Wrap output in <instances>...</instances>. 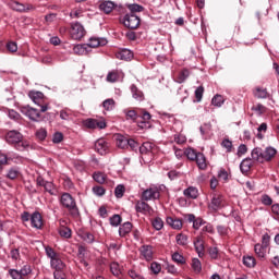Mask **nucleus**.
Returning a JSON list of instances; mask_svg holds the SVG:
<instances>
[{
  "label": "nucleus",
  "instance_id": "obj_1",
  "mask_svg": "<svg viewBox=\"0 0 279 279\" xmlns=\"http://www.w3.org/2000/svg\"><path fill=\"white\" fill-rule=\"evenodd\" d=\"M278 150L271 146L266 147L264 150L260 147H256L252 150L251 156L255 162H271L276 158Z\"/></svg>",
  "mask_w": 279,
  "mask_h": 279
},
{
  "label": "nucleus",
  "instance_id": "obj_2",
  "mask_svg": "<svg viewBox=\"0 0 279 279\" xmlns=\"http://www.w3.org/2000/svg\"><path fill=\"white\" fill-rule=\"evenodd\" d=\"M60 204L63 206V208H66V210H69L71 217H73L74 219H77V217H80V208H77V203L71 194L63 193L60 198Z\"/></svg>",
  "mask_w": 279,
  "mask_h": 279
},
{
  "label": "nucleus",
  "instance_id": "obj_3",
  "mask_svg": "<svg viewBox=\"0 0 279 279\" xmlns=\"http://www.w3.org/2000/svg\"><path fill=\"white\" fill-rule=\"evenodd\" d=\"M122 23L124 27H128L129 29H137L141 25V17L134 13H128L123 16Z\"/></svg>",
  "mask_w": 279,
  "mask_h": 279
},
{
  "label": "nucleus",
  "instance_id": "obj_4",
  "mask_svg": "<svg viewBox=\"0 0 279 279\" xmlns=\"http://www.w3.org/2000/svg\"><path fill=\"white\" fill-rule=\"evenodd\" d=\"M86 36V29L80 24V22L72 23L71 25V37L73 40H82Z\"/></svg>",
  "mask_w": 279,
  "mask_h": 279
},
{
  "label": "nucleus",
  "instance_id": "obj_5",
  "mask_svg": "<svg viewBox=\"0 0 279 279\" xmlns=\"http://www.w3.org/2000/svg\"><path fill=\"white\" fill-rule=\"evenodd\" d=\"M223 206V195L221 194H213L210 203L208 204L209 210L217 213Z\"/></svg>",
  "mask_w": 279,
  "mask_h": 279
},
{
  "label": "nucleus",
  "instance_id": "obj_6",
  "mask_svg": "<svg viewBox=\"0 0 279 279\" xmlns=\"http://www.w3.org/2000/svg\"><path fill=\"white\" fill-rule=\"evenodd\" d=\"M22 114H25V117H28L31 121H40V111L38 109L24 106L21 108Z\"/></svg>",
  "mask_w": 279,
  "mask_h": 279
},
{
  "label": "nucleus",
  "instance_id": "obj_7",
  "mask_svg": "<svg viewBox=\"0 0 279 279\" xmlns=\"http://www.w3.org/2000/svg\"><path fill=\"white\" fill-rule=\"evenodd\" d=\"M143 202H151V199H160V191L158 187H150L142 193Z\"/></svg>",
  "mask_w": 279,
  "mask_h": 279
},
{
  "label": "nucleus",
  "instance_id": "obj_8",
  "mask_svg": "<svg viewBox=\"0 0 279 279\" xmlns=\"http://www.w3.org/2000/svg\"><path fill=\"white\" fill-rule=\"evenodd\" d=\"M8 5L9 8H11V10H14L15 12H31V10H34V5L32 4H23L14 0H11Z\"/></svg>",
  "mask_w": 279,
  "mask_h": 279
},
{
  "label": "nucleus",
  "instance_id": "obj_9",
  "mask_svg": "<svg viewBox=\"0 0 279 279\" xmlns=\"http://www.w3.org/2000/svg\"><path fill=\"white\" fill-rule=\"evenodd\" d=\"M5 141L10 145H16L21 143V141H23V134H21V132L15 130L9 131L5 135Z\"/></svg>",
  "mask_w": 279,
  "mask_h": 279
},
{
  "label": "nucleus",
  "instance_id": "obj_10",
  "mask_svg": "<svg viewBox=\"0 0 279 279\" xmlns=\"http://www.w3.org/2000/svg\"><path fill=\"white\" fill-rule=\"evenodd\" d=\"M85 128H88L89 130H105L106 128V121L104 120H97V119H87L84 122Z\"/></svg>",
  "mask_w": 279,
  "mask_h": 279
},
{
  "label": "nucleus",
  "instance_id": "obj_11",
  "mask_svg": "<svg viewBox=\"0 0 279 279\" xmlns=\"http://www.w3.org/2000/svg\"><path fill=\"white\" fill-rule=\"evenodd\" d=\"M108 149H110V145H108L106 140L100 138L95 143V150L100 154V156H106Z\"/></svg>",
  "mask_w": 279,
  "mask_h": 279
},
{
  "label": "nucleus",
  "instance_id": "obj_12",
  "mask_svg": "<svg viewBox=\"0 0 279 279\" xmlns=\"http://www.w3.org/2000/svg\"><path fill=\"white\" fill-rule=\"evenodd\" d=\"M87 49L90 47L92 49H95L97 47H106L108 45V40L106 38H97V37H92L89 38L88 44H85Z\"/></svg>",
  "mask_w": 279,
  "mask_h": 279
},
{
  "label": "nucleus",
  "instance_id": "obj_13",
  "mask_svg": "<svg viewBox=\"0 0 279 279\" xmlns=\"http://www.w3.org/2000/svg\"><path fill=\"white\" fill-rule=\"evenodd\" d=\"M28 97L37 106H43V101H45V94H43V92H29Z\"/></svg>",
  "mask_w": 279,
  "mask_h": 279
},
{
  "label": "nucleus",
  "instance_id": "obj_14",
  "mask_svg": "<svg viewBox=\"0 0 279 279\" xmlns=\"http://www.w3.org/2000/svg\"><path fill=\"white\" fill-rule=\"evenodd\" d=\"M31 223L33 228H36L37 230H40V228H43V216H40V213L35 211L31 216Z\"/></svg>",
  "mask_w": 279,
  "mask_h": 279
},
{
  "label": "nucleus",
  "instance_id": "obj_15",
  "mask_svg": "<svg viewBox=\"0 0 279 279\" xmlns=\"http://www.w3.org/2000/svg\"><path fill=\"white\" fill-rule=\"evenodd\" d=\"M116 58H118V60H132V58H134V52L131 51L130 49H122L118 52H116Z\"/></svg>",
  "mask_w": 279,
  "mask_h": 279
},
{
  "label": "nucleus",
  "instance_id": "obj_16",
  "mask_svg": "<svg viewBox=\"0 0 279 279\" xmlns=\"http://www.w3.org/2000/svg\"><path fill=\"white\" fill-rule=\"evenodd\" d=\"M114 8H117V4L110 0L104 1L99 5V9L101 10V12H105V14H110V12L114 10Z\"/></svg>",
  "mask_w": 279,
  "mask_h": 279
},
{
  "label": "nucleus",
  "instance_id": "obj_17",
  "mask_svg": "<svg viewBox=\"0 0 279 279\" xmlns=\"http://www.w3.org/2000/svg\"><path fill=\"white\" fill-rule=\"evenodd\" d=\"M141 254L145 260H151V258H154V251L151 245H143L141 247Z\"/></svg>",
  "mask_w": 279,
  "mask_h": 279
},
{
  "label": "nucleus",
  "instance_id": "obj_18",
  "mask_svg": "<svg viewBox=\"0 0 279 279\" xmlns=\"http://www.w3.org/2000/svg\"><path fill=\"white\" fill-rule=\"evenodd\" d=\"M166 223L173 228V230H181L182 228V220L173 217H167Z\"/></svg>",
  "mask_w": 279,
  "mask_h": 279
},
{
  "label": "nucleus",
  "instance_id": "obj_19",
  "mask_svg": "<svg viewBox=\"0 0 279 279\" xmlns=\"http://www.w3.org/2000/svg\"><path fill=\"white\" fill-rule=\"evenodd\" d=\"M253 95L256 99H267V97H269V92H267V88L256 87L253 90Z\"/></svg>",
  "mask_w": 279,
  "mask_h": 279
},
{
  "label": "nucleus",
  "instance_id": "obj_20",
  "mask_svg": "<svg viewBox=\"0 0 279 279\" xmlns=\"http://www.w3.org/2000/svg\"><path fill=\"white\" fill-rule=\"evenodd\" d=\"M50 265L56 271H62L64 267H66V265L62 263V259H60V255L50 260Z\"/></svg>",
  "mask_w": 279,
  "mask_h": 279
},
{
  "label": "nucleus",
  "instance_id": "obj_21",
  "mask_svg": "<svg viewBox=\"0 0 279 279\" xmlns=\"http://www.w3.org/2000/svg\"><path fill=\"white\" fill-rule=\"evenodd\" d=\"M195 162L202 171L206 170L208 167V163L206 162V156H204L203 153H198V156L195 159Z\"/></svg>",
  "mask_w": 279,
  "mask_h": 279
},
{
  "label": "nucleus",
  "instance_id": "obj_22",
  "mask_svg": "<svg viewBox=\"0 0 279 279\" xmlns=\"http://www.w3.org/2000/svg\"><path fill=\"white\" fill-rule=\"evenodd\" d=\"M183 193L185 197H190V199H197V197H199V191L194 186L185 189Z\"/></svg>",
  "mask_w": 279,
  "mask_h": 279
},
{
  "label": "nucleus",
  "instance_id": "obj_23",
  "mask_svg": "<svg viewBox=\"0 0 279 279\" xmlns=\"http://www.w3.org/2000/svg\"><path fill=\"white\" fill-rule=\"evenodd\" d=\"M136 213H151V206L145 202H137L135 205Z\"/></svg>",
  "mask_w": 279,
  "mask_h": 279
},
{
  "label": "nucleus",
  "instance_id": "obj_24",
  "mask_svg": "<svg viewBox=\"0 0 279 279\" xmlns=\"http://www.w3.org/2000/svg\"><path fill=\"white\" fill-rule=\"evenodd\" d=\"M254 159L252 158H245L241 161L240 163V170L243 172V173H248L250 169H252V165H253V161Z\"/></svg>",
  "mask_w": 279,
  "mask_h": 279
},
{
  "label": "nucleus",
  "instance_id": "obj_25",
  "mask_svg": "<svg viewBox=\"0 0 279 279\" xmlns=\"http://www.w3.org/2000/svg\"><path fill=\"white\" fill-rule=\"evenodd\" d=\"M131 93H132L133 99H136L137 101H143V99H145L143 92H141L140 88L136 87V85H131Z\"/></svg>",
  "mask_w": 279,
  "mask_h": 279
},
{
  "label": "nucleus",
  "instance_id": "obj_26",
  "mask_svg": "<svg viewBox=\"0 0 279 279\" xmlns=\"http://www.w3.org/2000/svg\"><path fill=\"white\" fill-rule=\"evenodd\" d=\"M194 247H195L196 253L198 254L199 258H202V256H204V240H202L201 238H197L194 241Z\"/></svg>",
  "mask_w": 279,
  "mask_h": 279
},
{
  "label": "nucleus",
  "instance_id": "obj_27",
  "mask_svg": "<svg viewBox=\"0 0 279 279\" xmlns=\"http://www.w3.org/2000/svg\"><path fill=\"white\" fill-rule=\"evenodd\" d=\"M130 232H132V222H124L119 228V235L120 236H125L126 234H130Z\"/></svg>",
  "mask_w": 279,
  "mask_h": 279
},
{
  "label": "nucleus",
  "instance_id": "obj_28",
  "mask_svg": "<svg viewBox=\"0 0 279 279\" xmlns=\"http://www.w3.org/2000/svg\"><path fill=\"white\" fill-rule=\"evenodd\" d=\"M189 75H191V72L186 69H184L183 71H181L179 73V75L175 78V82L178 84H184V82H186V78L189 77Z\"/></svg>",
  "mask_w": 279,
  "mask_h": 279
},
{
  "label": "nucleus",
  "instance_id": "obj_29",
  "mask_svg": "<svg viewBox=\"0 0 279 279\" xmlns=\"http://www.w3.org/2000/svg\"><path fill=\"white\" fill-rule=\"evenodd\" d=\"M87 46L85 45H76L73 47V51L76 56H86L88 53Z\"/></svg>",
  "mask_w": 279,
  "mask_h": 279
},
{
  "label": "nucleus",
  "instance_id": "obj_30",
  "mask_svg": "<svg viewBox=\"0 0 279 279\" xmlns=\"http://www.w3.org/2000/svg\"><path fill=\"white\" fill-rule=\"evenodd\" d=\"M93 178L98 184H105V182L108 180V175H106L104 172H95Z\"/></svg>",
  "mask_w": 279,
  "mask_h": 279
},
{
  "label": "nucleus",
  "instance_id": "obj_31",
  "mask_svg": "<svg viewBox=\"0 0 279 279\" xmlns=\"http://www.w3.org/2000/svg\"><path fill=\"white\" fill-rule=\"evenodd\" d=\"M255 254L258 258H265L267 254V247L263 246V244H255Z\"/></svg>",
  "mask_w": 279,
  "mask_h": 279
},
{
  "label": "nucleus",
  "instance_id": "obj_32",
  "mask_svg": "<svg viewBox=\"0 0 279 279\" xmlns=\"http://www.w3.org/2000/svg\"><path fill=\"white\" fill-rule=\"evenodd\" d=\"M117 146L120 149H128V137L123 135H118L117 137Z\"/></svg>",
  "mask_w": 279,
  "mask_h": 279
},
{
  "label": "nucleus",
  "instance_id": "obj_33",
  "mask_svg": "<svg viewBox=\"0 0 279 279\" xmlns=\"http://www.w3.org/2000/svg\"><path fill=\"white\" fill-rule=\"evenodd\" d=\"M19 175H21V170L19 168H11V169H9V171L7 173V178L9 180H16V178H19Z\"/></svg>",
  "mask_w": 279,
  "mask_h": 279
},
{
  "label": "nucleus",
  "instance_id": "obj_34",
  "mask_svg": "<svg viewBox=\"0 0 279 279\" xmlns=\"http://www.w3.org/2000/svg\"><path fill=\"white\" fill-rule=\"evenodd\" d=\"M175 241L181 246L189 245V236H186L184 233L177 234Z\"/></svg>",
  "mask_w": 279,
  "mask_h": 279
},
{
  "label": "nucleus",
  "instance_id": "obj_35",
  "mask_svg": "<svg viewBox=\"0 0 279 279\" xmlns=\"http://www.w3.org/2000/svg\"><path fill=\"white\" fill-rule=\"evenodd\" d=\"M186 158H189V160L195 161L197 159V156H199V153H197L195 149L193 148H187L184 151Z\"/></svg>",
  "mask_w": 279,
  "mask_h": 279
},
{
  "label": "nucleus",
  "instance_id": "obj_36",
  "mask_svg": "<svg viewBox=\"0 0 279 279\" xmlns=\"http://www.w3.org/2000/svg\"><path fill=\"white\" fill-rule=\"evenodd\" d=\"M223 101H226L223 99V96L217 94L216 96L213 97L211 99V104L213 106H216L217 108H221V106H223Z\"/></svg>",
  "mask_w": 279,
  "mask_h": 279
},
{
  "label": "nucleus",
  "instance_id": "obj_37",
  "mask_svg": "<svg viewBox=\"0 0 279 279\" xmlns=\"http://www.w3.org/2000/svg\"><path fill=\"white\" fill-rule=\"evenodd\" d=\"M20 272V276L23 278V279H27V276H29V274H32V266L29 265H24L21 270H19Z\"/></svg>",
  "mask_w": 279,
  "mask_h": 279
},
{
  "label": "nucleus",
  "instance_id": "obj_38",
  "mask_svg": "<svg viewBox=\"0 0 279 279\" xmlns=\"http://www.w3.org/2000/svg\"><path fill=\"white\" fill-rule=\"evenodd\" d=\"M151 225H153V228H155V230H162V228H165V222L160 217L153 219Z\"/></svg>",
  "mask_w": 279,
  "mask_h": 279
},
{
  "label": "nucleus",
  "instance_id": "obj_39",
  "mask_svg": "<svg viewBox=\"0 0 279 279\" xmlns=\"http://www.w3.org/2000/svg\"><path fill=\"white\" fill-rule=\"evenodd\" d=\"M172 260L178 265H184L186 263V258L182 256V254L175 252L172 254Z\"/></svg>",
  "mask_w": 279,
  "mask_h": 279
},
{
  "label": "nucleus",
  "instance_id": "obj_40",
  "mask_svg": "<svg viewBox=\"0 0 279 279\" xmlns=\"http://www.w3.org/2000/svg\"><path fill=\"white\" fill-rule=\"evenodd\" d=\"M114 195L118 199H121L125 195V185L119 184L114 190Z\"/></svg>",
  "mask_w": 279,
  "mask_h": 279
},
{
  "label": "nucleus",
  "instance_id": "obj_41",
  "mask_svg": "<svg viewBox=\"0 0 279 279\" xmlns=\"http://www.w3.org/2000/svg\"><path fill=\"white\" fill-rule=\"evenodd\" d=\"M243 264L245 267H255L256 266V258L252 256H244L243 257Z\"/></svg>",
  "mask_w": 279,
  "mask_h": 279
},
{
  "label": "nucleus",
  "instance_id": "obj_42",
  "mask_svg": "<svg viewBox=\"0 0 279 279\" xmlns=\"http://www.w3.org/2000/svg\"><path fill=\"white\" fill-rule=\"evenodd\" d=\"M124 114L126 117V121H136V119H138V114L134 110H124Z\"/></svg>",
  "mask_w": 279,
  "mask_h": 279
},
{
  "label": "nucleus",
  "instance_id": "obj_43",
  "mask_svg": "<svg viewBox=\"0 0 279 279\" xmlns=\"http://www.w3.org/2000/svg\"><path fill=\"white\" fill-rule=\"evenodd\" d=\"M109 221H110V225L113 226V228H117V227L121 226L122 219H121V216H119V215L116 214V215H113V216L109 219Z\"/></svg>",
  "mask_w": 279,
  "mask_h": 279
},
{
  "label": "nucleus",
  "instance_id": "obj_44",
  "mask_svg": "<svg viewBox=\"0 0 279 279\" xmlns=\"http://www.w3.org/2000/svg\"><path fill=\"white\" fill-rule=\"evenodd\" d=\"M102 106L105 108V110H113L114 109V99L112 98H109V99H106L104 102H102Z\"/></svg>",
  "mask_w": 279,
  "mask_h": 279
},
{
  "label": "nucleus",
  "instance_id": "obj_45",
  "mask_svg": "<svg viewBox=\"0 0 279 279\" xmlns=\"http://www.w3.org/2000/svg\"><path fill=\"white\" fill-rule=\"evenodd\" d=\"M128 9L132 12V14H134V12H143V10H145L143 5L136 3L129 4Z\"/></svg>",
  "mask_w": 279,
  "mask_h": 279
},
{
  "label": "nucleus",
  "instance_id": "obj_46",
  "mask_svg": "<svg viewBox=\"0 0 279 279\" xmlns=\"http://www.w3.org/2000/svg\"><path fill=\"white\" fill-rule=\"evenodd\" d=\"M60 119L62 121H69L71 119V109H63L60 111Z\"/></svg>",
  "mask_w": 279,
  "mask_h": 279
},
{
  "label": "nucleus",
  "instance_id": "obj_47",
  "mask_svg": "<svg viewBox=\"0 0 279 279\" xmlns=\"http://www.w3.org/2000/svg\"><path fill=\"white\" fill-rule=\"evenodd\" d=\"M192 268L196 274H199L202 271V262H199L197 258L192 259Z\"/></svg>",
  "mask_w": 279,
  "mask_h": 279
},
{
  "label": "nucleus",
  "instance_id": "obj_48",
  "mask_svg": "<svg viewBox=\"0 0 279 279\" xmlns=\"http://www.w3.org/2000/svg\"><path fill=\"white\" fill-rule=\"evenodd\" d=\"M46 256H48V258H50V260H53V258H57L58 253H56V251H53L50 246H46Z\"/></svg>",
  "mask_w": 279,
  "mask_h": 279
},
{
  "label": "nucleus",
  "instance_id": "obj_49",
  "mask_svg": "<svg viewBox=\"0 0 279 279\" xmlns=\"http://www.w3.org/2000/svg\"><path fill=\"white\" fill-rule=\"evenodd\" d=\"M94 195H97L98 197H102V195H106V189L102 186H94L93 187Z\"/></svg>",
  "mask_w": 279,
  "mask_h": 279
},
{
  "label": "nucleus",
  "instance_id": "obj_50",
  "mask_svg": "<svg viewBox=\"0 0 279 279\" xmlns=\"http://www.w3.org/2000/svg\"><path fill=\"white\" fill-rule=\"evenodd\" d=\"M147 151H151V143L146 142L142 146H140L141 154H147Z\"/></svg>",
  "mask_w": 279,
  "mask_h": 279
},
{
  "label": "nucleus",
  "instance_id": "obj_51",
  "mask_svg": "<svg viewBox=\"0 0 279 279\" xmlns=\"http://www.w3.org/2000/svg\"><path fill=\"white\" fill-rule=\"evenodd\" d=\"M195 97H196V101H202V97H204V86H198L195 89Z\"/></svg>",
  "mask_w": 279,
  "mask_h": 279
},
{
  "label": "nucleus",
  "instance_id": "obj_52",
  "mask_svg": "<svg viewBox=\"0 0 279 279\" xmlns=\"http://www.w3.org/2000/svg\"><path fill=\"white\" fill-rule=\"evenodd\" d=\"M60 236H63V239H71V229L69 228H61L59 230Z\"/></svg>",
  "mask_w": 279,
  "mask_h": 279
},
{
  "label": "nucleus",
  "instance_id": "obj_53",
  "mask_svg": "<svg viewBox=\"0 0 279 279\" xmlns=\"http://www.w3.org/2000/svg\"><path fill=\"white\" fill-rule=\"evenodd\" d=\"M7 49L11 53H16V51H19V46L16 45V43L10 41V43L7 44Z\"/></svg>",
  "mask_w": 279,
  "mask_h": 279
},
{
  "label": "nucleus",
  "instance_id": "obj_54",
  "mask_svg": "<svg viewBox=\"0 0 279 279\" xmlns=\"http://www.w3.org/2000/svg\"><path fill=\"white\" fill-rule=\"evenodd\" d=\"M45 191H47V193H49L50 195H53V191H56V186L53 185V182H46V184L44 185Z\"/></svg>",
  "mask_w": 279,
  "mask_h": 279
},
{
  "label": "nucleus",
  "instance_id": "obj_55",
  "mask_svg": "<svg viewBox=\"0 0 279 279\" xmlns=\"http://www.w3.org/2000/svg\"><path fill=\"white\" fill-rule=\"evenodd\" d=\"M221 146L227 149V151L230 154L232 151V141L226 138L222 141Z\"/></svg>",
  "mask_w": 279,
  "mask_h": 279
},
{
  "label": "nucleus",
  "instance_id": "obj_56",
  "mask_svg": "<svg viewBox=\"0 0 279 279\" xmlns=\"http://www.w3.org/2000/svg\"><path fill=\"white\" fill-rule=\"evenodd\" d=\"M62 141H64V135L61 132H57L53 134L52 136V142L58 144V143H62Z\"/></svg>",
  "mask_w": 279,
  "mask_h": 279
},
{
  "label": "nucleus",
  "instance_id": "obj_57",
  "mask_svg": "<svg viewBox=\"0 0 279 279\" xmlns=\"http://www.w3.org/2000/svg\"><path fill=\"white\" fill-rule=\"evenodd\" d=\"M245 154H247V146L245 144H241L238 147L236 156H239V158H241V156H245Z\"/></svg>",
  "mask_w": 279,
  "mask_h": 279
},
{
  "label": "nucleus",
  "instance_id": "obj_58",
  "mask_svg": "<svg viewBox=\"0 0 279 279\" xmlns=\"http://www.w3.org/2000/svg\"><path fill=\"white\" fill-rule=\"evenodd\" d=\"M119 80V74L117 72H109L107 75V82H111L112 84Z\"/></svg>",
  "mask_w": 279,
  "mask_h": 279
},
{
  "label": "nucleus",
  "instance_id": "obj_59",
  "mask_svg": "<svg viewBox=\"0 0 279 279\" xmlns=\"http://www.w3.org/2000/svg\"><path fill=\"white\" fill-rule=\"evenodd\" d=\"M36 136L39 141H45L47 138V130L40 129L36 132Z\"/></svg>",
  "mask_w": 279,
  "mask_h": 279
},
{
  "label": "nucleus",
  "instance_id": "obj_60",
  "mask_svg": "<svg viewBox=\"0 0 279 279\" xmlns=\"http://www.w3.org/2000/svg\"><path fill=\"white\" fill-rule=\"evenodd\" d=\"M150 269H151L153 274L158 275V272L162 270V266H160V264L154 262L150 265Z\"/></svg>",
  "mask_w": 279,
  "mask_h": 279
},
{
  "label": "nucleus",
  "instance_id": "obj_61",
  "mask_svg": "<svg viewBox=\"0 0 279 279\" xmlns=\"http://www.w3.org/2000/svg\"><path fill=\"white\" fill-rule=\"evenodd\" d=\"M269 241H271V236L268 233H265L262 238V246L269 247Z\"/></svg>",
  "mask_w": 279,
  "mask_h": 279
},
{
  "label": "nucleus",
  "instance_id": "obj_62",
  "mask_svg": "<svg viewBox=\"0 0 279 279\" xmlns=\"http://www.w3.org/2000/svg\"><path fill=\"white\" fill-rule=\"evenodd\" d=\"M174 143H177V145H184V143H186V136L174 135Z\"/></svg>",
  "mask_w": 279,
  "mask_h": 279
},
{
  "label": "nucleus",
  "instance_id": "obj_63",
  "mask_svg": "<svg viewBox=\"0 0 279 279\" xmlns=\"http://www.w3.org/2000/svg\"><path fill=\"white\" fill-rule=\"evenodd\" d=\"M128 147H130L133 151L140 147L138 143L132 138H128Z\"/></svg>",
  "mask_w": 279,
  "mask_h": 279
},
{
  "label": "nucleus",
  "instance_id": "obj_64",
  "mask_svg": "<svg viewBox=\"0 0 279 279\" xmlns=\"http://www.w3.org/2000/svg\"><path fill=\"white\" fill-rule=\"evenodd\" d=\"M129 276L132 279H145L141 274L136 272V270H130Z\"/></svg>",
  "mask_w": 279,
  "mask_h": 279
}]
</instances>
